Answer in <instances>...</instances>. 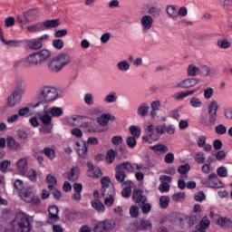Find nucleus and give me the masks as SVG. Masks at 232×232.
<instances>
[{
	"instance_id": "obj_1",
	"label": "nucleus",
	"mask_w": 232,
	"mask_h": 232,
	"mask_svg": "<svg viewBox=\"0 0 232 232\" xmlns=\"http://www.w3.org/2000/svg\"><path fill=\"white\" fill-rule=\"evenodd\" d=\"M59 97V93L57 92V89L52 86H42L38 91V99H41V102H38L34 104V108H37L39 106H43L44 114L37 113L40 118L43 125L40 127L39 131L41 133H44L48 135L53 130V123H52V116L48 111H46V102H52V101H55Z\"/></svg>"
},
{
	"instance_id": "obj_2",
	"label": "nucleus",
	"mask_w": 232,
	"mask_h": 232,
	"mask_svg": "<svg viewBox=\"0 0 232 232\" xmlns=\"http://www.w3.org/2000/svg\"><path fill=\"white\" fill-rule=\"evenodd\" d=\"M32 222H34V217L20 212L16 214L14 220L11 223L14 228H5L4 232H30L32 231Z\"/></svg>"
},
{
	"instance_id": "obj_3",
	"label": "nucleus",
	"mask_w": 232,
	"mask_h": 232,
	"mask_svg": "<svg viewBox=\"0 0 232 232\" xmlns=\"http://www.w3.org/2000/svg\"><path fill=\"white\" fill-rule=\"evenodd\" d=\"M70 55L67 53H61L49 62L48 68L50 72H61L64 66L70 64Z\"/></svg>"
},
{
	"instance_id": "obj_4",
	"label": "nucleus",
	"mask_w": 232,
	"mask_h": 232,
	"mask_svg": "<svg viewBox=\"0 0 232 232\" xmlns=\"http://www.w3.org/2000/svg\"><path fill=\"white\" fill-rule=\"evenodd\" d=\"M23 95H24V86H23V82H20L17 83L11 95L7 98L6 104L8 108H14V106H17V104L21 102Z\"/></svg>"
},
{
	"instance_id": "obj_5",
	"label": "nucleus",
	"mask_w": 232,
	"mask_h": 232,
	"mask_svg": "<svg viewBox=\"0 0 232 232\" xmlns=\"http://www.w3.org/2000/svg\"><path fill=\"white\" fill-rule=\"evenodd\" d=\"M115 179L118 182H124L126 179V171L127 173H133V165L129 161L119 164L115 168Z\"/></svg>"
},
{
	"instance_id": "obj_6",
	"label": "nucleus",
	"mask_w": 232,
	"mask_h": 232,
	"mask_svg": "<svg viewBox=\"0 0 232 232\" xmlns=\"http://www.w3.org/2000/svg\"><path fill=\"white\" fill-rule=\"evenodd\" d=\"M116 223L111 219H107L102 222H99L95 227L93 231L95 232H111L115 229Z\"/></svg>"
},
{
	"instance_id": "obj_7",
	"label": "nucleus",
	"mask_w": 232,
	"mask_h": 232,
	"mask_svg": "<svg viewBox=\"0 0 232 232\" xmlns=\"http://www.w3.org/2000/svg\"><path fill=\"white\" fill-rule=\"evenodd\" d=\"M131 198L133 202H135L138 206H142L143 204H146V202H148V197L144 195L143 190H140L139 188H135L132 191Z\"/></svg>"
},
{
	"instance_id": "obj_8",
	"label": "nucleus",
	"mask_w": 232,
	"mask_h": 232,
	"mask_svg": "<svg viewBox=\"0 0 232 232\" xmlns=\"http://www.w3.org/2000/svg\"><path fill=\"white\" fill-rule=\"evenodd\" d=\"M198 82H199V80L197 78H188L177 83L175 85V88L189 89V88H193V86H197Z\"/></svg>"
},
{
	"instance_id": "obj_9",
	"label": "nucleus",
	"mask_w": 232,
	"mask_h": 232,
	"mask_svg": "<svg viewBox=\"0 0 232 232\" xmlns=\"http://www.w3.org/2000/svg\"><path fill=\"white\" fill-rule=\"evenodd\" d=\"M89 177H92V179H99V177H102V172L99 167H94L93 163L91 161L87 162Z\"/></svg>"
},
{
	"instance_id": "obj_10",
	"label": "nucleus",
	"mask_w": 232,
	"mask_h": 232,
	"mask_svg": "<svg viewBox=\"0 0 232 232\" xmlns=\"http://www.w3.org/2000/svg\"><path fill=\"white\" fill-rule=\"evenodd\" d=\"M141 26L143 30H151L153 28V16L151 15H143L140 19Z\"/></svg>"
},
{
	"instance_id": "obj_11",
	"label": "nucleus",
	"mask_w": 232,
	"mask_h": 232,
	"mask_svg": "<svg viewBox=\"0 0 232 232\" xmlns=\"http://www.w3.org/2000/svg\"><path fill=\"white\" fill-rule=\"evenodd\" d=\"M48 217L50 218V220H53V222H57L58 220L61 219V218H59V208H57V206L53 205L50 206L48 208Z\"/></svg>"
},
{
	"instance_id": "obj_12",
	"label": "nucleus",
	"mask_w": 232,
	"mask_h": 232,
	"mask_svg": "<svg viewBox=\"0 0 232 232\" xmlns=\"http://www.w3.org/2000/svg\"><path fill=\"white\" fill-rule=\"evenodd\" d=\"M16 166L20 175H26V172L28 171V160L25 158L20 159L17 161Z\"/></svg>"
},
{
	"instance_id": "obj_13",
	"label": "nucleus",
	"mask_w": 232,
	"mask_h": 232,
	"mask_svg": "<svg viewBox=\"0 0 232 232\" xmlns=\"http://www.w3.org/2000/svg\"><path fill=\"white\" fill-rule=\"evenodd\" d=\"M19 195L22 200L27 202L28 204L34 200V192H32L30 188H24L20 191Z\"/></svg>"
},
{
	"instance_id": "obj_14",
	"label": "nucleus",
	"mask_w": 232,
	"mask_h": 232,
	"mask_svg": "<svg viewBox=\"0 0 232 232\" xmlns=\"http://www.w3.org/2000/svg\"><path fill=\"white\" fill-rule=\"evenodd\" d=\"M38 8L30 9L24 13V19L25 23H32L37 17Z\"/></svg>"
},
{
	"instance_id": "obj_15",
	"label": "nucleus",
	"mask_w": 232,
	"mask_h": 232,
	"mask_svg": "<svg viewBox=\"0 0 232 232\" xmlns=\"http://www.w3.org/2000/svg\"><path fill=\"white\" fill-rule=\"evenodd\" d=\"M124 185L129 186L122 189L121 195L124 197V198H130V197H131V188H133L135 185L130 180L125 181Z\"/></svg>"
},
{
	"instance_id": "obj_16",
	"label": "nucleus",
	"mask_w": 232,
	"mask_h": 232,
	"mask_svg": "<svg viewBox=\"0 0 232 232\" xmlns=\"http://www.w3.org/2000/svg\"><path fill=\"white\" fill-rule=\"evenodd\" d=\"M44 28L50 30V28H57V26H61V20L54 19V20H47L42 23Z\"/></svg>"
},
{
	"instance_id": "obj_17",
	"label": "nucleus",
	"mask_w": 232,
	"mask_h": 232,
	"mask_svg": "<svg viewBox=\"0 0 232 232\" xmlns=\"http://www.w3.org/2000/svg\"><path fill=\"white\" fill-rule=\"evenodd\" d=\"M6 144H7V148H9V150H13L14 151H17L18 150H21V144L15 141V139L12 137L7 138Z\"/></svg>"
},
{
	"instance_id": "obj_18",
	"label": "nucleus",
	"mask_w": 232,
	"mask_h": 232,
	"mask_svg": "<svg viewBox=\"0 0 232 232\" xmlns=\"http://www.w3.org/2000/svg\"><path fill=\"white\" fill-rule=\"evenodd\" d=\"M92 207L93 209L98 211V213H104L106 208L104 207V204L102 201L99 200V198H95L92 201Z\"/></svg>"
},
{
	"instance_id": "obj_19",
	"label": "nucleus",
	"mask_w": 232,
	"mask_h": 232,
	"mask_svg": "<svg viewBox=\"0 0 232 232\" xmlns=\"http://www.w3.org/2000/svg\"><path fill=\"white\" fill-rule=\"evenodd\" d=\"M79 175H81V170L78 167H74L71 169V171L68 176V179L71 182H75V180H79Z\"/></svg>"
},
{
	"instance_id": "obj_20",
	"label": "nucleus",
	"mask_w": 232,
	"mask_h": 232,
	"mask_svg": "<svg viewBox=\"0 0 232 232\" xmlns=\"http://www.w3.org/2000/svg\"><path fill=\"white\" fill-rule=\"evenodd\" d=\"M74 189V194L72 195L73 200H81V193L82 192V184L81 183H74L72 186Z\"/></svg>"
},
{
	"instance_id": "obj_21",
	"label": "nucleus",
	"mask_w": 232,
	"mask_h": 232,
	"mask_svg": "<svg viewBox=\"0 0 232 232\" xmlns=\"http://www.w3.org/2000/svg\"><path fill=\"white\" fill-rule=\"evenodd\" d=\"M37 65H39V63L35 58V54L34 53L30 54L25 60V63H24L25 68H30V66H37Z\"/></svg>"
},
{
	"instance_id": "obj_22",
	"label": "nucleus",
	"mask_w": 232,
	"mask_h": 232,
	"mask_svg": "<svg viewBox=\"0 0 232 232\" xmlns=\"http://www.w3.org/2000/svg\"><path fill=\"white\" fill-rule=\"evenodd\" d=\"M27 46L30 48V50H41V48H43V43H41L38 39H34L27 42Z\"/></svg>"
},
{
	"instance_id": "obj_23",
	"label": "nucleus",
	"mask_w": 232,
	"mask_h": 232,
	"mask_svg": "<svg viewBox=\"0 0 232 232\" xmlns=\"http://www.w3.org/2000/svg\"><path fill=\"white\" fill-rule=\"evenodd\" d=\"M149 111H150V105L148 103H142L138 108V115H140V117H148Z\"/></svg>"
},
{
	"instance_id": "obj_24",
	"label": "nucleus",
	"mask_w": 232,
	"mask_h": 232,
	"mask_svg": "<svg viewBox=\"0 0 232 232\" xmlns=\"http://www.w3.org/2000/svg\"><path fill=\"white\" fill-rule=\"evenodd\" d=\"M217 44H218V48H220L221 50H227V49L231 48V44H230L229 40H227V38H223V39L218 40Z\"/></svg>"
},
{
	"instance_id": "obj_25",
	"label": "nucleus",
	"mask_w": 232,
	"mask_h": 232,
	"mask_svg": "<svg viewBox=\"0 0 232 232\" xmlns=\"http://www.w3.org/2000/svg\"><path fill=\"white\" fill-rule=\"evenodd\" d=\"M26 29L28 32H30V34H35V32H43V30H44L43 23H37L33 25H29L26 27Z\"/></svg>"
},
{
	"instance_id": "obj_26",
	"label": "nucleus",
	"mask_w": 232,
	"mask_h": 232,
	"mask_svg": "<svg viewBox=\"0 0 232 232\" xmlns=\"http://www.w3.org/2000/svg\"><path fill=\"white\" fill-rule=\"evenodd\" d=\"M200 73V68L190 64L188 68V77H197V75H199Z\"/></svg>"
},
{
	"instance_id": "obj_27",
	"label": "nucleus",
	"mask_w": 232,
	"mask_h": 232,
	"mask_svg": "<svg viewBox=\"0 0 232 232\" xmlns=\"http://www.w3.org/2000/svg\"><path fill=\"white\" fill-rule=\"evenodd\" d=\"M38 54H40V59H42V63H46L48 59L52 56V52L47 49H43L38 52Z\"/></svg>"
},
{
	"instance_id": "obj_28",
	"label": "nucleus",
	"mask_w": 232,
	"mask_h": 232,
	"mask_svg": "<svg viewBox=\"0 0 232 232\" xmlns=\"http://www.w3.org/2000/svg\"><path fill=\"white\" fill-rule=\"evenodd\" d=\"M218 224L221 226V227H231L232 220L228 218H219L218 220Z\"/></svg>"
},
{
	"instance_id": "obj_29",
	"label": "nucleus",
	"mask_w": 232,
	"mask_h": 232,
	"mask_svg": "<svg viewBox=\"0 0 232 232\" xmlns=\"http://www.w3.org/2000/svg\"><path fill=\"white\" fill-rule=\"evenodd\" d=\"M48 113L52 115V117H61L63 113V109L61 107H53L47 110Z\"/></svg>"
},
{
	"instance_id": "obj_30",
	"label": "nucleus",
	"mask_w": 232,
	"mask_h": 232,
	"mask_svg": "<svg viewBox=\"0 0 232 232\" xmlns=\"http://www.w3.org/2000/svg\"><path fill=\"white\" fill-rule=\"evenodd\" d=\"M115 195V188L113 187H105L102 188V197H113Z\"/></svg>"
},
{
	"instance_id": "obj_31",
	"label": "nucleus",
	"mask_w": 232,
	"mask_h": 232,
	"mask_svg": "<svg viewBox=\"0 0 232 232\" xmlns=\"http://www.w3.org/2000/svg\"><path fill=\"white\" fill-rule=\"evenodd\" d=\"M217 111H218V103L217 101H211L210 103L208 106V114H217Z\"/></svg>"
},
{
	"instance_id": "obj_32",
	"label": "nucleus",
	"mask_w": 232,
	"mask_h": 232,
	"mask_svg": "<svg viewBox=\"0 0 232 232\" xmlns=\"http://www.w3.org/2000/svg\"><path fill=\"white\" fill-rule=\"evenodd\" d=\"M166 10L168 15H169L172 19H177V17H179L177 7L174 5H168Z\"/></svg>"
},
{
	"instance_id": "obj_33",
	"label": "nucleus",
	"mask_w": 232,
	"mask_h": 232,
	"mask_svg": "<svg viewBox=\"0 0 232 232\" xmlns=\"http://www.w3.org/2000/svg\"><path fill=\"white\" fill-rule=\"evenodd\" d=\"M110 113L102 114L101 117L97 118V122L101 126H108V122L110 121Z\"/></svg>"
},
{
	"instance_id": "obj_34",
	"label": "nucleus",
	"mask_w": 232,
	"mask_h": 232,
	"mask_svg": "<svg viewBox=\"0 0 232 232\" xmlns=\"http://www.w3.org/2000/svg\"><path fill=\"white\" fill-rule=\"evenodd\" d=\"M208 184L209 188H224V183H222V181L218 179V178H217L216 179H212V181H208Z\"/></svg>"
},
{
	"instance_id": "obj_35",
	"label": "nucleus",
	"mask_w": 232,
	"mask_h": 232,
	"mask_svg": "<svg viewBox=\"0 0 232 232\" xmlns=\"http://www.w3.org/2000/svg\"><path fill=\"white\" fill-rule=\"evenodd\" d=\"M169 206V197L161 196L160 198V207L161 208V209H167Z\"/></svg>"
},
{
	"instance_id": "obj_36",
	"label": "nucleus",
	"mask_w": 232,
	"mask_h": 232,
	"mask_svg": "<svg viewBox=\"0 0 232 232\" xmlns=\"http://www.w3.org/2000/svg\"><path fill=\"white\" fill-rule=\"evenodd\" d=\"M116 155H117V152H115V150H108V152L105 156V159H106V161L108 162V164L113 163V161L115 160Z\"/></svg>"
},
{
	"instance_id": "obj_37",
	"label": "nucleus",
	"mask_w": 232,
	"mask_h": 232,
	"mask_svg": "<svg viewBox=\"0 0 232 232\" xmlns=\"http://www.w3.org/2000/svg\"><path fill=\"white\" fill-rule=\"evenodd\" d=\"M151 227V223L148 220H142L137 227L139 231H145L146 229H150Z\"/></svg>"
},
{
	"instance_id": "obj_38",
	"label": "nucleus",
	"mask_w": 232,
	"mask_h": 232,
	"mask_svg": "<svg viewBox=\"0 0 232 232\" xmlns=\"http://www.w3.org/2000/svg\"><path fill=\"white\" fill-rule=\"evenodd\" d=\"M199 220H200L199 215H194L187 218V222L190 227H192V226H195V224H198Z\"/></svg>"
},
{
	"instance_id": "obj_39",
	"label": "nucleus",
	"mask_w": 232,
	"mask_h": 232,
	"mask_svg": "<svg viewBox=\"0 0 232 232\" xmlns=\"http://www.w3.org/2000/svg\"><path fill=\"white\" fill-rule=\"evenodd\" d=\"M117 68L121 72H128V70H130V63L128 61H121L117 63Z\"/></svg>"
},
{
	"instance_id": "obj_40",
	"label": "nucleus",
	"mask_w": 232,
	"mask_h": 232,
	"mask_svg": "<svg viewBox=\"0 0 232 232\" xmlns=\"http://www.w3.org/2000/svg\"><path fill=\"white\" fill-rule=\"evenodd\" d=\"M25 173V177H27L29 180H31L32 182H37V171H35V169H30Z\"/></svg>"
},
{
	"instance_id": "obj_41",
	"label": "nucleus",
	"mask_w": 232,
	"mask_h": 232,
	"mask_svg": "<svg viewBox=\"0 0 232 232\" xmlns=\"http://www.w3.org/2000/svg\"><path fill=\"white\" fill-rule=\"evenodd\" d=\"M129 130L132 137H135L136 139H139V137H140V128L132 125L129 128Z\"/></svg>"
},
{
	"instance_id": "obj_42",
	"label": "nucleus",
	"mask_w": 232,
	"mask_h": 232,
	"mask_svg": "<svg viewBox=\"0 0 232 232\" xmlns=\"http://www.w3.org/2000/svg\"><path fill=\"white\" fill-rule=\"evenodd\" d=\"M42 153H44V155L48 157V159H50L51 160H53V159H55V150L50 148H44L42 150Z\"/></svg>"
},
{
	"instance_id": "obj_43",
	"label": "nucleus",
	"mask_w": 232,
	"mask_h": 232,
	"mask_svg": "<svg viewBox=\"0 0 232 232\" xmlns=\"http://www.w3.org/2000/svg\"><path fill=\"white\" fill-rule=\"evenodd\" d=\"M190 169L191 166H189L188 163L178 167V171L180 175H186V173H188Z\"/></svg>"
},
{
	"instance_id": "obj_44",
	"label": "nucleus",
	"mask_w": 232,
	"mask_h": 232,
	"mask_svg": "<svg viewBox=\"0 0 232 232\" xmlns=\"http://www.w3.org/2000/svg\"><path fill=\"white\" fill-rule=\"evenodd\" d=\"M215 132L218 135H226V133H227V128H226L224 124H218L215 127Z\"/></svg>"
},
{
	"instance_id": "obj_45",
	"label": "nucleus",
	"mask_w": 232,
	"mask_h": 232,
	"mask_svg": "<svg viewBox=\"0 0 232 232\" xmlns=\"http://www.w3.org/2000/svg\"><path fill=\"white\" fill-rule=\"evenodd\" d=\"M137 139L135 136H130L127 138L126 142H127V146L130 149L135 148V146H137Z\"/></svg>"
},
{
	"instance_id": "obj_46",
	"label": "nucleus",
	"mask_w": 232,
	"mask_h": 232,
	"mask_svg": "<svg viewBox=\"0 0 232 232\" xmlns=\"http://www.w3.org/2000/svg\"><path fill=\"white\" fill-rule=\"evenodd\" d=\"M150 150H152L153 151H162L163 153H168V151L169 150V149H168V146L161 144L152 146L150 147Z\"/></svg>"
},
{
	"instance_id": "obj_47",
	"label": "nucleus",
	"mask_w": 232,
	"mask_h": 232,
	"mask_svg": "<svg viewBox=\"0 0 232 232\" xmlns=\"http://www.w3.org/2000/svg\"><path fill=\"white\" fill-rule=\"evenodd\" d=\"M11 165V161L8 160H5L0 162V171L2 173H6L8 167Z\"/></svg>"
},
{
	"instance_id": "obj_48",
	"label": "nucleus",
	"mask_w": 232,
	"mask_h": 232,
	"mask_svg": "<svg viewBox=\"0 0 232 232\" xmlns=\"http://www.w3.org/2000/svg\"><path fill=\"white\" fill-rule=\"evenodd\" d=\"M2 43H4V44H6V46H12L14 48H17V46H19V44H21L20 41H17V40L6 41L5 40V38L2 40Z\"/></svg>"
},
{
	"instance_id": "obj_49",
	"label": "nucleus",
	"mask_w": 232,
	"mask_h": 232,
	"mask_svg": "<svg viewBox=\"0 0 232 232\" xmlns=\"http://www.w3.org/2000/svg\"><path fill=\"white\" fill-rule=\"evenodd\" d=\"M139 208H141L143 215H148L151 211V204L145 202L143 205H140Z\"/></svg>"
},
{
	"instance_id": "obj_50",
	"label": "nucleus",
	"mask_w": 232,
	"mask_h": 232,
	"mask_svg": "<svg viewBox=\"0 0 232 232\" xmlns=\"http://www.w3.org/2000/svg\"><path fill=\"white\" fill-rule=\"evenodd\" d=\"M53 46L56 50H63L64 48V42L61 39H56L53 41Z\"/></svg>"
},
{
	"instance_id": "obj_51",
	"label": "nucleus",
	"mask_w": 232,
	"mask_h": 232,
	"mask_svg": "<svg viewBox=\"0 0 232 232\" xmlns=\"http://www.w3.org/2000/svg\"><path fill=\"white\" fill-rule=\"evenodd\" d=\"M190 105L192 108H202V102L198 98H191L190 99Z\"/></svg>"
},
{
	"instance_id": "obj_52",
	"label": "nucleus",
	"mask_w": 232,
	"mask_h": 232,
	"mask_svg": "<svg viewBox=\"0 0 232 232\" xmlns=\"http://www.w3.org/2000/svg\"><path fill=\"white\" fill-rule=\"evenodd\" d=\"M130 215L131 218H137V217H139V207L137 205H132L130 207Z\"/></svg>"
},
{
	"instance_id": "obj_53",
	"label": "nucleus",
	"mask_w": 232,
	"mask_h": 232,
	"mask_svg": "<svg viewBox=\"0 0 232 232\" xmlns=\"http://www.w3.org/2000/svg\"><path fill=\"white\" fill-rule=\"evenodd\" d=\"M14 189H17L20 194L21 191H24V188H24V183L21 179H16L14 183Z\"/></svg>"
},
{
	"instance_id": "obj_54",
	"label": "nucleus",
	"mask_w": 232,
	"mask_h": 232,
	"mask_svg": "<svg viewBox=\"0 0 232 232\" xmlns=\"http://www.w3.org/2000/svg\"><path fill=\"white\" fill-rule=\"evenodd\" d=\"M217 174L218 177L226 179V177H227V168H226V167L218 168Z\"/></svg>"
},
{
	"instance_id": "obj_55",
	"label": "nucleus",
	"mask_w": 232,
	"mask_h": 232,
	"mask_svg": "<svg viewBox=\"0 0 232 232\" xmlns=\"http://www.w3.org/2000/svg\"><path fill=\"white\" fill-rule=\"evenodd\" d=\"M195 161L197 164H204L206 162V157H204V152H198L195 157Z\"/></svg>"
},
{
	"instance_id": "obj_56",
	"label": "nucleus",
	"mask_w": 232,
	"mask_h": 232,
	"mask_svg": "<svg viewBox=\"0 0 232 232\" xmlns=\"http://www.w3.org/2000/svg\"><path fill=\"white\" fill-rule=\"evenodd\" d=\"M218 114H208V126H216L218 121Z\"/></svg>"
},
{
	"instance_id": "obj_57",
	"label": "nucleus",
	"mask_w": 232,
	"mask_h": 232,
	"mask_svg": "<svg viewBox=\"0 0 232 232\" xmlns=\"http://www.w3.org/2000/svg\"><path fill=\"white\" fill-rule=\"evenodd\" d=\"M15 24V19L14 16H9L5 19V25L6 28H12Z\"/></svg>"
},
{
	"instance_id": "obj_58",
	"label": "nucleus",
	"mask_w": 232,
	"mask_h": 232,
	"mask_svg": "<svg viewBox=\"0 0 232 232\" xmlns=\"http://www.w3.org/2000/svg\"><path fill=\"white\" fill-rule=\"evenodd\" d=\"M86 153H88V146H86V143H84L82 148L78 150V155L82 159H86Z\"/></svg>"
},
{
	"instance_id": "obj_59",
	"label": "nucleus",
	"mask_w": 232,
	"mask_h": 232,
	"mask_svg": "<svg viewBox=\"0 0 232 232\" xmlns=\"http://www.w3.org/2000/svg\"><path fill=\"white\" fill-rule=\"evenodd\" d=\"M173 200H175V202H180V200H184V198H186V193H182V192H179L176 193L172 196Z\"/></svg>"
},
{
	"instance_id": "obj_60",
	"label": "nucleus",
	"mask_w": 232,
	"mask_h": 232,
	"mask_svg": "<svg viewBox=\"0 0 232 232\" xmlns=\"http://www.w3.org/2000/svg\"><path fill=\"white\" fill-rule=\"evenodd\" d=\"M169 183L168 182H161V184L159 187V189L160 191V193H167L168 191H169Z\"/></svg>"
},
{
	"instance_id": "obj_61",
	"label": "nucleus",
	"mask_w": 232,
	"mask_h": 232,
	"mask_svg": "<svg viewBox=\"0 0 232 232\" xmlns=\"http://www.w3.org/2000/svg\"><path fill=\"white\" fill-rule=\"evenodd\" d=\"M114 202H115V198H113V196H106L104 199V204L105 206H107V208H111Z\"/></svg>"
},
{
	"instance_id": "obj_62",
	"label": "nucleus",
	"mask_w": 232,
	"mask_h": 232,
	"mask_svg": "<svg viewBox=\"0 0 232 232\" xmlns=\"http://www.w3.org/2000/svg\"><path fill=\"white\" fill-rule=\"evenodd\" d=\"M66 35H68V30L66 29L58 30L54 34V37L57 39H61V37H66Z\"/></svg>"
},
{
	"instance_id": "obj_63",
	"label": "nucleus",
	"mask_w": 232,
	"mask_h": 232,
	"mask_svg": "<svg viewBox=\"0 0 232 232\" xmlns=\"http://www.w3.org/2000/svg\"><path fill=\"white\" fill-rule=\"evenodd\" d=\"M71 134L77 139H81L82 137V130L79 128H74L71 130Z\"/></svg>"
},
{
	"instance_id": "obj_64",
	"label": "nucleus",
	"mask_w": 232,
	"mask_h": 232,
	"mask_svg": "<svg viewBox=\"0 0 232 232\" xmlns=\"http://www.w3.org/2000/svg\"><path fill=\"white\" fill-rule=\"evenodd\" d=\"M122 136H113L111 138V144H113L114 146H119V144H122Z\"/></svg>"
}]
</instances>
